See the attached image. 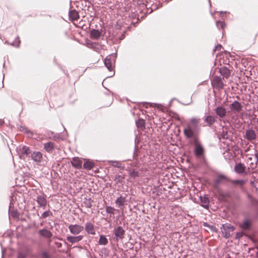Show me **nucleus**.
Returning <instances> with one entry per match:
<instances>
[{
  "label": "nucleus",
  "instance_id": "42",
  "mask_svg": "<svg viewBox=\"0 0 258 258\" xmlns=\"http://www.w3.org/2000/svg\"><path fill=\"white\" fill-rule=\"evenodd\" d=\"M22 131L26 134H27L29 137H32L33 136V134L32 133L29 131L28 129L26 128H23Z\"/></svg>",
  "mask_w": 258,
  "mask_h": 258
},
{
  "label": "nucleus",
  "instance_id": "12",
  "mask_svg": "<svg viewBox=\"0 0 258 258\" xmlns=\"http://www.w3.org/2000/svg\"><path fill=\"white\" fill-rule=\"evenodd\" d=\"M86 44L88 48L95 51L99 52L101 49V46L98 43L93 42L90 40H87L86 41Z\"/></svg>",
  "mask_w": 258,
  "mask_h": 258
},
{
  "label": "nucleus",
  "instance_id": "29",
  "mask_svg": "<svg viewBox=\"0 0 258 258\" xmlns=\"http://www.w3.org/2000/svg\"><path fill=\"white\" fill-rule=\"evenodd\" d=\"M240 227L244 230H248L250 228V223L249 221L245 220L240 224Z\"/></svg>",
  "mask_w": 258,
  "mask_h": 258
},
{
  "label": "nucleus",
  "instance_id": "33",
  "mask_svg": "<svg viewBox=\"0 0 258 258\" xmlns=\"http://www.w3.org/2000/svg\"><path fill=\"white\" fill-rule=\"evenodd\" d=\"M130 176L134 179L139 176V172L138 171L135 169H130L128 170Z\"/></svg>",
  "mask_w": 258,
  "mask_h": 258
},
{
  "label": "nucleus",
  "instance_id": "55",
  "mask_svg": "<svg viewBox=\"0 0 258 258\" xmlns=\"http://www.w3.org/2000/svg\"><path fill=\"white\" fill-rule=\"evenodd\" d=\"M248 159H249V160H251V157H249V158H248Z\"/></svg>",
  "mask_w": 258,
  "mask_h": 258
},
{
  "label": "nucleus",
  "instance_id": "1",
  "mask_svg": "<svg viewBox=\"0 0 258 258\" xmlns=\"http://www.w3.org/2000/svg\"><path fill=\"white\" fill-rule=\"evenodd\" d=\"M201 119L199 118L192 117L183 129V134L187 139H195L196 140V131L200 127Z\"/></svg>",
  "mask_w": 258,
  "mask_h": 258
},
{
  "label": "nucleus",
  "instance_id": "8",
  "mask_svg": "<svg viewBox=\"0 0 258 258\" xmlns=\"http://www.w3.org/2000/svg\"><path fill=\"white\" fill-rule=\"evenodd\" d=\"M17 151L21 158L24 155L28 156L31 154L30 148L26 146H19L17 148Z\"/></svg>",
  "mask_w": 258,
  "mask_h": 258
},
{
  "label": "nucleus",
  "instance_id": "48",
  "mask_svg": "<svg viewBox=\"0 0 258 258\" xmlns=\"http://www.w3.org/2000/svg\"><path fill=\"white\" fill-rule=\"evenodd\" d=\"M254 155L255 158H256L257 161H258V150H255Z\"/></svg>",
  "mask_w": 258,
  "mask_h": 258
},
{
  "label": "nucleus",
  "instance_id": "47",
  "mask_svg": "<svg viewBox=\"0 0 258 258\" xmlns=\"http://www.w3.org/2000/svg\"><path fill=\"white\" fill-rule=\"evenodd\" d=\"M42 256L44 257V258H48L49 257V255H48L47 253L46 252H43L42 253Z\"/></svg>",
  "mask_w": 258,
  "mask_h": 258
},
{
  "label": "nucleus",
  "instance_id": "37",
  "mask_svg": "<svg viewBox=\"0 0 258 258\" xmlns=\"http://www.w3.org/2000/svg\"><path fill=\"white\" fill-rule=\"evenodd\" d=\"M105 211L107 213L113 215L115 214V209L113 207L107 206L105 207Z\"/></svg>",
  "mask_w": 258,
  "mask_h": 258
},
{
  "label": "nucleus",
  "instance_id": "13",
  "mask_svg": "<svg viewBox=\"0 0 258 258\" xmlns=\"http://www.w3.org/2000/svg\"><path fill=\"white\" fill-rule=\"evenodd\" d=\"M246 166L243 163L241 162L237 163L234 166V171L236 173L239 174H242L246 173Z\"/></svg>",
  "mask_w": 258,
  "mask_h": 258
},
{
  "label": "nucleus",
  "instance_id": "52",
  "mask_svg": "<svg viewBox=\"0 0 258 258\" xmlns=\"http://www.w3.org/2000/svg\"><path fill=\"white\" fill-rule=\"evenodd\" d=\"M150 104L151 106H156V103H150Z\"/></svg>",
  "mask_w": 258,
  "mask_h": 258
},
{
  "label": "nucleus",
  "instance_id": "44",
  "mask_svg": "<svg viewBox=\"0 0 258 258\" xmlns=\"http://www.w3.org/2000/svg\"><path fill=\"white\" fill-rule=\"evenodd\" d=\"M243 235V233L242 232H237L236 234V238L239 239L240 238L242 237Z\"/></svg>",
  "mask_w": 258,
  "mask_h": 258
},
{
  "label": "nucleus",
  "instance_id": "26",
  "mask_svg": "<svg viewBox=\"0 0 258 258\" xmlns=\"http://www.w3.org/2000/svg\"><path fill=\"white\" fill-rule=\"evenodd\" d=\"M108 163L112 165V166L114 167H116L118 168H119L120 169H124V166L123 165H122L120 162L118 161H113V160H110L108 161Z\"/></svg>",
  "mask_w": 258,
  "mask_h": 258
},
{
  "label": "nucleus",
  "instance_id": "39",
  "mask_svg": "<svg viewBox=\"0 0 258 258\" xmlns=\"http://www.w3.org/2000/svg\"><path fill=\"white\" fill-rule=\"evenodd\" d=\"M221 136L223 139H228L230 138V135L227 131L223 130L221 134Z\"/></svg>",
  "mask_w": 258,
  "mask_h": 258
},
{
  "label": "nucleus",
  "instance_id": "28",
  "mask_svg": "<svg viewBox=\"0 0 258 258\" xmlns=\"http://www.w3.org/2000/svg\"><path fill=\"white\" fill-rule=\"evenodd\" d=\"M137 126L138 128L143 130L145 128V122L143 119L140 118L136 121Z\"/></svg>",
  "mask_w": 258,
  "mask_h": 258
},
{
  "label": "nucleus",
  "instance_id": "36",
  "mask_svg": "<svg viewBox=\"0 0 258 258\" xmlns=\"http://www.w3.org/2000/svg\"><path fill=\"white\" fill-rule=\"evenodd\" d=\"M20 43V40L19 39V37H17L15 39L13 43H9L8 42V41H6V42H5V43H7L8 44H10L11 45H12V46H15V47H19Z\"/></svg>",
  "mask_w": 258,
  "mask_h": 258
},
{
  "label": "nucleus",
  "instance_id": "53",
  "mask_svg": "<svg viewBox=\"0 0 258 258\" xmlns=\"http://www.w3.org/2000/svg\"><path fill=\"white\" fill-rule=\"evenodd\" d=\"M144 104H149V103L145 102V103H144Z\"/></svg>",
  "mask_w": 258,
  "mask_h": 258
},
{
  "label": "nucleus",
  "instance_id": "38",
  "mask_svg": "<svg viewBox=\"0 0 258 258\" xmlns=\"http://www.w3.org/2000/svg\"><path fill=\"white\" fill-rule=\"evenodd\" d=\"M216 26L218 28L224 29L226 26V24L224 22L218 21L216 22Z\"/></svg>",
  "mask_w": 258,
  "mask_h": 258
},
{
  "label": "nucleus",
  "instance_id": "30",
  "mask_svg": "<svg viewBox=\"0 0 258 258\" xmlns=\"http://www.w3.org/2000/svg\"><path fill=\"white\" fill-rule=\"evenodd\" d=\"M94 166V163L90 161H87L84 162L83 164V167L84 169L87 170H91Z\"/></svg>",
  "mask_w": 258,
  "mask_h": 258
},
{
  "label": "nucleus",
  "instance_id": "15",
  "mask_svg": "<svg viewBox=\"0 0 258 258\" xmlns=\"http://www.w3.org/2000/svg\"><path fill=\"white\" fill-rule=\"evenodd\" d=\"M71 164L74 167L78 169H80L82 168V161L79 157L73 158Z\"/></svg>",
  "mask_w": 258,
  "mask_h": 258
},
{
  "label": "nucleus",
  "instance_id": "43",
  "mask_svg": "<svg viewBox=\"0 0 258 258\" xmlns=\"http://www.w3.org/2000/svg\"><path fill=\"white\" fill-rule=\"evenodd\" d=\"M244 181L243 180H236L233 181V183L243 184Z\"/></svg>",
  "mask_w": 258,
  "mask_h": 258
},
{
  "label": "nucleus",
  "instance_id": "49",
  "mask_svg": "<svg viewBox=\"0 0 258 258\" xmlns=\"http://www.w3.org/2000/svg\"><path fill=\"white\" fill-rule=\"evenodd\" d=\"M203 225L205 227H208V228H209V227H210V225L207 222H204Z\"/></svg>",
  "mask_w": 258,
  "mask_h": 258
},
{
  "label": "nucleus",
  "instance_id": "14",
  "mask_svg": "<svg viewBox=\"0 0 258 258\" xmlns=\"http://www.w3.org/2000/svg\"><path fill=\"white\" fill-rule=\"evenodd\" d=\"M85 230L88 234L94 235L96 233L94 225L90 222L85 223Z\"/></svg>",
  "mask_w": 258,
  "mask_h": 258
},
{
  "label": "nucleus",
  "instance_id": "20",
  "mask_svg": "<svg viewBox=\"0 0 258 258\" xmlns=\"http://www.w3.org/2000/svg\"><path fill=\"white\" fill-rule=\"evenodd\" d=\"M110 56H107L105 59H104V64L107 68V69L109 71H111L113 70V63L114 62H113L111 59Z\"/></svg>",
  "mask_w": 258,
  "mask_h": 258
},
{
  "label": "nucleus",
  "instance_id": "4",
  "mask_svg": "<svg viewBox=\"0 0 258 258\" xmlns=\"http://www.w3.org/2000/svg\"><path fill=\"white\" fill-rule=\"evenodd\" d=\"M195 141V146L194 149V154L197 157H202L204 154V149L202 145L197 142V138L196 140L194 139Z\"/></svg>",
  "mask_w": 258,
  "mask_h": 258
},
{
  "label": "nucleus",
  "instance_id": "19",
  "mask_svg": "<svg viewBox=\"0 0 258 258\" xmlns=\"http://www.w3.org/2000/svg\"><path fill=\"white\" fill-rule=\"evenodd\" d=\"M83 238V236L82 235H78V236H68L67 237V240L70 243L73 244L75 243L78 242L82 240Z\"/></svg>",
  "mask_w": 258,
  "mask_h": 258
},
{
  "label": "nucleus",
  "instance_id": "50",
  "mask_svg": "<svg viewBox=\"0 0 258 258\" xmlns=\"http://www.w3.org/2000/svg\"><path fill=\"white\" fill-rule=\"evenodd\" d=\"M226 13H227L226 12H223V11L220 12V16H223V15L226 14Z\"/></svg>",
  "mask_w": 258,
  "mask_h": 258
},
{
  "label": "nucleus",
  "instance_id": "16",
  "mask_svg": "<svg viewBox=\"0 0 258 258\" xmlns=\"http://www.w3.org/2000/svg\"><path fill=\"white\" fill-rule=\"evenodd\" d=\"M216 114L221 118H224L226 115V109L221 106H218L215 109Z\"/></svg>",
  "mask_w": 258,
  "mask_h": 258
},
{
  "label": "nucleus",
  "instance_id": "5",
  "mask_svg": "<svg viewBox=\"0 0 258 258\" xmlns=\"http://www.w3.org/2000/svg\"><path fill=\"white\" fill-rule=\"evenodd\" d=\"M36 201L38 204V207L42 208L45 209L47 205V200L46 196L42 193L40 195H38L36 197Z\"/></svg>",
  "mask_w": 258,
  "mask_h": 258
},
{
  "label": "nucleus",
  "instance_id": "17",
  "mask_svg": "<svg viewBox=\"0 0 258 258\" xmlns=\"http://www.w3.org/2000/svg\"><path fill=\"white\" fill-rule=\"evenodd\" d=\"M126 198L122 196H120L115 201V203L117 207L120 208L121 210H123V206L126 204Z\"/></svg>",
  "mask_w": 258,
  "mask_h": 258
},
{
  "label": "nucleus",
  "instance_id": "34",
  "mask_svg": "<svg viewBox=\"0 0 258 258\" xmlns=\"http://www.w3.org/2000/svg\"><path fill=\"white\" fill-rule=\"evenodd\" d=\"M200 200L201 202L203 204L202 206L204 208L206 209L209 208V200L207 198H202L200 197Z\"/></svg>",
  "mask_w": 258,
  "mask_h": 258
},
{
  "label": "nucleus",
  "instance_id": "18",
  "mask_svg": "<svg viewBox=\"0 0 258 258\" xmlns=\"http://www.w3.org/2000/svg\"><path fill=\"white\" fill-rule=\"evenodd\" d=\"M229 179L226 176L223 174L218 175L215 179L214 180V183L216 185H218L220 183H222L225 181H228Z\"/></svg>",
  "mask_w": 258,
  "mask_h": 258
},
{
  "label": "nucleus",
  "instance_id": "23",
  "mask_svg": "<svg viewBox=\"0 0 258 258\" xmlns=\"http://www.w3.org/2000/svg\"><path fill=\"white\" fill-rule=\"evenodd\" d=\"M39 233L40 235L42 236L47 238H50L52 236V233L46 229H41L39 231Z\"/></svg>",
  "mask_w": 258,
  "mask_h": 258
},
{
  "label": "nucleus",
  "instance_id": "3",
  "mask_svg": "<svg viewBox=\"0 0 258 258\" xmlns=\"http://www.w3.org/2000/svg\"><path fill=\"white\" fill-rule=\"evenodd\" d=\"M125 231L121 226H117L114 229V238L116 241L122 239L124 237Z\"/></svg>",
  "mask_w": 258,
  "mask_h": 258
},
{
  "label": "nucleus",
  "instance_id": "41",
  "mask_svg": "<svg viewBox=\"0 0 258 258\" xmlns=\"http://www.w3.org/2000/svg\"><path fill=\"white\" fill-rule=\"evenodd\" d=\"M124 178V176L121 175H116L115 176V179L120 183H122L123 181Z\"/></svg>",
  "mask_w": 258,
  "mask_h": 258
},
{
  "label": "nucleus",
  "instance_id": "25",
  "mask_svg": "<svg viewBox=\"0 0 258 258\" xmlns=\"http://www.w3.org/2000/svg\"><path fill=\"white\" fill-rule=\"evenodd\" d=\"M101 35V32L99 30L96 29H92L90 32L91 37L96 40L98 39L100 37Z\"/></svg>",
  "mask_w": 258,
  "mask_h": 258
},
{
  "label": "nucleus",
  "instance_id": "24",
  "mask_svg": "<svg viewBox=\"0 0 258 258\" xmlns=\"http://www.w3.org/2000/svg\"><path fill=\"white\" fill-rule=\"evenodd\" d=\"M216 121V117L213 115H208L205 119V122L209 126H211Z\"/></svg>",
  "mask_w": 258,
  "mask_h": 258
},
{
  "label": "nucleus",
  "instance_id": "32",
  "mask_svg": "<svg viewBox=\"0 0 258 258\" xmlns=\"http://www.w3.org/2000/svg\"><path fill=\"white\" fill-rule=\"evenodd\" d=\"M108 239L104 235H101L100 236L99 239L98 241V243L100 245H106L108 243Z\"/></svg>",
  "mask_w": 258,
  "mask_h": 258
},
{
  "label": "nucleus",
  "instance_id": "10",
  "mask_svg": "<svg viewBox=\"0 0 258 258\" xmlns=\"http://www.w3.org/2000/svg\"><path fill=\"white\" fill-rule=\"evenodd\" d=\"M231 111L234 113H238L242 110V105L237 101H234L230 106Z\"/></svg>",
  "mask_w": 258,
  "mask_h": 258
},
{
  "label": "nucleus",
  "instance_id": "6",
  "mask_svg": "<svg viewBox=\"0 0 258 258\" xmlns=\"http://www.w3.org/2000/svg\"><path fill=\"white\" fill-rule=\"evenodd\" d=\"M244 137L248 141L251 142L256 139V132L252 128L246 130Z\"/></svg>",
  "mask_w": 258,
  "mask_h": 258
},
{
  "label": "nucleus",
  "instance_id": "54",
  "mask_svg": "<svg viewBox=\"0 0 258 258\" xmlns=\"http://www.w3.org/2000/svg\"><path fill=\"white\" fill-rule=\"evenodd\" d=\"M256 122H257V124H258V118H257Z\"/></svg>",
  "mask_w": 258,
  "mask_h": 258
},
{
  "label": "nucleus",
  "instance_id": "35",
  "mask_svg": "<svg viewBox=\"0 0 258 258\" xmlns=\"http://www.w3.org/2000/svg\"><path fill=\"white\" fill-rule=\"evenodd\" d=\"M223 156L224 158L227 160H230L233 157L232 153L229 152V150H228V151H226L225 152H224L223 153Z\"/></svg>",
  "mask_w": 258,
  "mask_h": 258
},
{
  "label": "nucleus",
  "instance_id": "7",
  "mask_svg": "<svg viewBox=\"0 0 258 258\" xmlns=\"http://www.w3.org/2000/svg\"><path fill=\"white\" fill-rule=\"evenodd\" d=\"M68 228L70 232L73 235H78L84 230L83 226L78 224H71Z\"/></svg>",
  "mask_w": 258,
  "mask_h": 258
},
{
  "label": "nucleus",
  "instance_id": "31",
  "mask_svg": "<svg viewBox=\"0 0 258 258\" xmlns=\"http://www.w3.org/2000/svg\"><path fill=\"white\" fill-rule=\"evenodd\" d=\"M92 202L93 201L91 200V199L90 198H89V199L84 198L82 204L86 208H91L92 207Z\"/></svg>",
  "mask_w": 258,
  "mask_h": 258
},
{
  "label": "nucleus",
  "instance_id": "11",
  "mask_svg": "<svg viewBox=\"0 0 258 258\" xmlns=\"http://www.w3.org/2000/svg\"><path fill=\"white\" fill-rule=\"evenodd\" d=\"M31 158L34 162L37 163H40L43 159V155L40 152H33L31 154Z\"/></svg>",
  "mask_w": 258,
  "mask_h": 258
},
{
  "label": "nucleus",
  "instance_id": "40",
  "mask_svg": "<svg viewBox=\"0 0 258 258\" xmlns=\"http://www.w3.org/2000/svg\"><path fill=\"white\" fill-rule=\"evenodd\" d=\"M52 213L50 210L46 211L41 215V218L44 219L49 216L52 215Z\"/></svg>",
  "mask_w": 258,
  "mask_h": 258
},
{
  "label": "nucleus",
  "instance_id": "9",
  "mask_svg": "<svg viewBox=\"0 0 258 258\" xmlns=\"http://www.w3.org/2000/svg\"><path fill=\"white\" fill-rule=\"evenodd\" d=\"M212 84L213 87L218 90L223 89L224 87V84L222 81L221 78L218 76L214 77L212 81Z\"/></svg>",
  "mask_w": 258,
  "mask_h": 258
},
{
  "label": "nucleus",
  "instance_id": "27",
  "mask_svg": "<svg viewBox=\"0 0 258 258\" xmlns=\"http://www.w3.org/2000/svg\"><path fill=\"white\" fill-rule=\"evenodd\" d=\"M69 17L72 20H77L79 18L78 12L75 10L70 11Z\"/></svg>",
  "mask_w": 258,
  "mask_h": 258
},
{
  "label": "nucleus",
  "instance_id": "46",
  "mask_svg": "<svg viewBox=\"0 0 258 258\" xmlns=\"http://www.w3.org/2000/svg\"><path fill=\"white\" fill-rule=\"evenodd\" d=\"M209 228L213 232H216L217 231V229H216V228L213 226V225H210V227H209Z\"/></svg>",
  "mask_w": 258,
  "mask_h": 258
},
{
  "label": "nucleus",
  "instance_id": "22",
  "mask_svg": "<svg viewBox=\"0 0 258 258\" xmlns=\"http://www.w3.org/2000/svg\"><path fill=\"white\" fill-rule=\"evenodd\" d=\"M44 149L48 153H51L54 149V143L48 142L44 144Z\"/></svg>",
  "mask_w": 258,
  "mask_h": 258
},
{
  "label": "nucleus",
  "instance_id": "56",
  "mask_svg": "<svg viewBox=\"0 0 258 258\" xmlns=\"http://www.w3.org/2000/svg\"><path fill=\"white\" fill-rule=\"evenodd\" d=\"M19 258H22V257H21L20 255H19Z\"/></svg>",
  "mask_w": 258,
  "mask_h": 258
},
{
  "label": "nucleus",
  "instance_id": "21",
  "mask_svg": "<svg viewBox=\"0 0 258 258\" xmlns=\"http://www.w3.org/2000/svg\"><path fill=\"white\" fill-rule=\"evenodd\" d=\"M219 73L224 78L227 79L230 75V71L229 69L226 67H223L219 69Z\"/></svg>",
  "mask_w": 258,
  "mask_h": 258
},
{
  "label": "nucleus",
  "instance_id": "2",
  "mask_svg": "<svg viewBox=\"0 0 258 258\" xmlns=\"http://www.w3.org/2000/svg\"><path fill=\"white\" fill-rule=\"evenodd\" d=\"M235 228L229 223H225L221 227L223 236L226 239L229 238L231 236V232L235 230Z\"/></svg>",
  "mask_w": 258,
  "mask_h": 258
},
{
  "label": "nucleus",
  "instance_id": "51",
  "mask_svg": "<svg viewBox=\"0 0 258 258\" xmlns=\"http://www.w3.org/2000/svg\"><path fill=\"white\" fill-rule=\"evenodd\" d=\"M4 123V121L2 119H0V126L2 125Z\"/></svg>",
  "mask_w": 258,
  "mask_h": 258
},
{
  "label": "nucleus",
  "instance_id": "45",
  "mask_svg": "<svg viewBox=\"0 0 258 258\" xmlns=\"http://www.w3.org/2000/svg\"><path fill=\"white\" fill-rule=\"evenodd\" d=\"M222 46L220 44L217 45L215 48L214 49L213 51H216V50H220L221 49Z\"/></svg>",
  "mask_w": 258,
  "mask_h": 258
}]
</instances>
